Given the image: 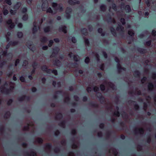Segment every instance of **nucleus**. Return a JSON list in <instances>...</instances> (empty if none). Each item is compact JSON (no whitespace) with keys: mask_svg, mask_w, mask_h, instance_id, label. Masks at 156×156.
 I'll return each instance as SVG.
<instances>
[{"mask_svg":"<svg viewBox=\"0 0 156 156\" xmlns=\"http://www.w3.org/2000/svg\"><path fill=\"white\" fill-rule=\"evenodd\" d=\"M104 85H105L107 87H109L112 88L113 90L115 89V85L113 84L111 82L105 81V82L104 83V85L102 84L100 86L101 89L102 91L105 90V87Z\"/></svg>","mask_w":156,"mask_h":156,"instance_id":"nucleus-1","label":"nucleus"},{"mask_svg":"<svg viewBox=\"0 0 156 156\" xmlns=\"http://www.w3.org/2000/svg\"><path fill=\"white\" fill-rule=\"evenodd\" d=\"M8 87V83H6L4 86H1L0 88V91L2 93H8L9 92V90L7 89Z\"/></svg>","mask_w":156,"mask_h":156,"instance_id":"nucleus-2","label":"nucleus"},{"mask_svg":"<svg viewBox=\"0 0 156 156\" xmlns=\"http://www.w3.org/2000/svg\"><path fill=\"white\" fill-rule=\"evenodd\" d=\"M42 70L43 71H46L47 73H52L55 75H56L57 74V70H54L52 71L50 69H48L47 66H44L41 67Z\"/></svg>","mask_w":156,"mask_h":156,"instance_id":"nucleus-3","label":"nucleus"},{"mask_svg":"<svg viewBox=\"0 0 156 156\" xmlns=\"http://www.w3.org/2000/svg\"><path fill=\"white\" fill-rule=\"evenodd\" d=\"M115 60L116 62H118L117 67L119 72L120 73L122 72V71H125L126 69L122 67L120 65V64L119 63V59L117 57H115Z\"/></svg>","mask_w":156,"mask_h":156,"instance_id":"nucleus-4","label":"nucleus"},{"mask_svg":"<svg viewBox=\"0 0 156 156\" xmlns=\"http://www.w3.org/2000/svg\"><path fill=\"white\" fill-rule=\"evenodd\" d=\"M52 7L55 10H59V11H61L62 10V7L61 5H58L56 3H53Z\"/></svg>","mask_w":156,"mask_h":156,"instance_id":"nucleus-5","label":"nucleus"},{"mask_svg":"<svg viewBox=\"0 0 156 156\" xmlns=\"http://www.w3.org/2000/svg\"><path fill=\"white\" fill-rule=\"evenodd\" d=\"M134 132L136 134H143L144 130L142 128L137 127L135 128Z\"/></svg>","mask_w":156,"mask_h":156,"instance_id":"nucleus-6","label":"nucleus"},{"mask_svg":"<svg viewBox=\"0 0 156 156\" xmlns=\"http://www.w3.org/2000/svg\"><path fill=\"white\" fill-rule=\"evenodd\" d=\"M7 24L9 26L10 28L11 29L15 27L14 23L12 22L11 20H9L7 21Z\"/></svg>","mask_w":156,"mask_h":156,"instance_id":"nucleus-7","label":"nucleus"},{"mask_svg":"<svg viewBox=\"0 0 156 156\" xmlns=\"http://www.w3.org/2000/svg\"><path fill=\"white\" fill-rule=\"evenodd\" d=\"M48 7V3L47 1H46L44 2L42 6V9L43 11H45Z\"/></svg>","mask_w":156,"mask_h":156,"instance_id":"nucleus-8","label":"nucleus"},{"mask_svg":"<svg viewBox=\"0 0 156 156\" xmlns=\"http://www.w3.org/2000/svg\"><path fill=\"white\" fill-rule=\"evenodd\" d=\"M72 9L69 8H67L66 11V17L68 19L70 17V13L72 12Z\"/></svg>","mask_w":156,"mask_h":156,"instance_id":"nucleus-9","label":"nucleus"},{"mask_svg":"<svg viewBox=\"0 0 156 156\" xmlns=\"http://www.w3.org/2000/svg\"><path fill=\"white\" fill-rule=\"evenodd\" d=\"M97 95L98 97L100 98V100L101 102L103 103L104 101H105V99L103 97H102L101 94L100 93L98 92L97 94Z\"/></svg>","mask_w":156,"mask_h":156,"instance_id":"nucleus-10","label":"nucleus"},{"mask_svg":"<svg viewBox=\"0 0 156 156\" xmlns=\"http://www.w3.org/2000/svg\"><path fill=\"white\" fill-rule=\"evenodd\" d=\"M34 27L33 29V33H35L37 30V28H39L38 26L37 25V23L36 22H35L34 23Z\"/></svg>","mask_w":156,"mask_h":156,"instance_id":"nucleus-11","label":"nucleus"},{"mask_svg":"<svg viewBox=\"0 0 156 156\" xmlns=\"http://www.w3.org/2000/svg\"><path fill=\"white\" fill-rule=\"evenodd\" d=\"M59 51V49L58 47H55L53 49V51L52 55L50 56L51 58L54 57L56 54H57Z\"/></svg>","mask_w":156,"mask_h":156,"instance_id":"nucleus-12","label":"nucleus"},{"mask_svg":"<svg viewBox=\"0 0 156 156\" xmlns=\"http://www.w3.org/2000/svg\"><path fill=\"white\" fill-rule=\"evenodd\" d=\"M110 153H112L115 156H116L118 154V152L114 148H112L109 151Z\"/></svg>","mask_w":156,"mask_h":156,"instance_id":"nucleus-13","label":"nucleus"},{"mask_svg":"<svg viewBox=\"0 0 156 156\" xmlns=\"http://www.w3.org/2000/svg\"><path fill=\"white\" fill-rule=\"evenodd\" d=\"M129 104H130L131 105H134V106L135 108L136 109H138L139 108V106L137 105L136 104V102H135L130 101H129Z\"/></svg>","mask_w":156,"mask_h":156,"instance_id":"nucleus-14","label":"nucleus"},{"mask_svg":"<svg viewBox=\"0 0 156 156\" xmlns=\"http://www.w3.org/2000/svg\"><path fill=\"white\" fill-rule=\"evenodd\" d=\"M104 20H105L109 22H112L113 23H115V20L113 18H112L111 17H110V16L108 17V18H104Z\"/></svg>","mask_w":156,"mask_h":156,"instance_id":"nucleus-15","label":"nucleus"},{"mask_svg":"<svg viewBox=\"0 0 156 156\" xmlns=\"http://www.w3.org/2000/svg\"><path fill=\"white\" fill-rule=\"evenodd\" d=\"M79 2L77 0H69L68 1L69 3L71 5H73L76 4H79Z\"/></svg>","mask_w":156,"mask_h":156,"instance_id":"nucleus-16","label":"nucleus"},{"mask_svg":"<svg viewBox=\"0 0 156 156\" xmlns=\"http://www.w3.org/2000/svg\"><path fill=\"white\" fill-rule=\"evenodd\" d=\"M34 124L32 122H31V123H29V124H28L27 126H25L23 129L24 130H27L30 127H32V126H33Z\"/></svg>","mask_w":156,"mask_h":156,"instance_id":"nucleus-17","label":"nucleus"},{"mask_svg":"<svg viewBox=\"0 0 156 156\" xmlns=\"http://www.w3.org/2000/svg\"><path fill=\"white\" fill-rule=\"evenodd\" d=\"M30 42H27V45L28 47L32 51H34L35 49V47L33 45H32L30 43V44H29Z\"/></svg>","mask_w":156,"mask_h":156,"instance_id":"nucleus-18","label":"nucleus"},{"mask_svg":"<svg viewBox=\"0 0 156 156\" xmlns=\"http://www.w3.org/2000/svg\"><path fill=\"white\" fill-rule=\"evenodd\" d=\"M66 27L65 26H62L61 27L59 28V30L60 31H62L64 33H66L67 32L66 30Z\"/></svg>","mask_w":156,"mask_h":156,"instance_id":"nucleus-19","label":"nucleus"},{"mask_svg":"<svg viewBox=\"0 0 156 156\" xmlns=\"http://www.w3.org/2000/svg\"><path fill=\"white\" fill-rule=\"evenodd\" d=\"M43 140L42 139L39 138H37L35 140V143H38V144H41L42 143Z\"/></svg>","mask_w":156,"mask_h":156,"instance_id":"nucleus-20","label":"nucleus"},{"mask_svg":"<svg viewBox=\"0 0 156 156\" xmlns=\"http://www.w3.org/2000/svg\"><path fill=\"white\" fill-rule=\"evenodd\" d=\"M124 29V27L119 25H118V26L117 27L116 29L117 30L120 32H123Z\"/></svg>","mask_w":156,"mask_h":156,"instance_id":"nucleus-21","label":"nucleus"},{"mask_svg":"<svg viewBox=\"0 0 156 156\" xmlns=\"http://www.w3.org/2000/svg\"><path fill=\"white\" fill-rule=\"evenodd\" d=\"M9 84V86L10 87V90H12L14 87L15 84L12 82H8Z\"/></svg>","mask_w":156,"mask_h":156,"instance_id":"nucleus-22","label":"nucleus"},{"mask_svg":"<svg viewBox=\"0 0 156 156\" xmlns=\"http://www.w3.org/2000/svg\"><path fill=\"white\" fill-rule=\"evenodd\" d=\"M78 145V143L77 142H74L72 146V148L73 149H75L77 148Z\"/></svg>","mask_w":156,"mask_h":156,"instance_id":"nucleus-23","label":"nucleus"},{"mask_svg":"<svg viewBox=\"0 0 156 156\" xmlns=\"http://www.w3.org/2000/svg\"><path fill=\"white\" fill-rule=\"evenodd\" d=\"M47 40V37H42L41 39V41L42 43H46Z\"/></svg>","mask_w":156,"mask_h":156,"instance_id":"nucleus-24","label":"nucleus"},{"mask_svg":"<svg viewBox=\"0 0 156 156\" xmlns=\"http://www.w3.org/2000/svg\"><path fill=\"white\" fill-rule=\"evenodd\" d=\"M116 109L117 111H115L114 112V115L116 116L119 117V112L118 111V107H116Z\"/></svg>","mask_w":156,"mask_h":156,"instance_id":"nucleus-25","label":"nucleus"},{"mask_svg":"<svg viewBox=\"0 0 156 156\" xmlns=\"http://www.w3.org/2000/svg\"><path fill=\"white\" fill-rule=\"evenodd\" d=\"M37 65V63L36 62H34L32 65V66L34 69L31 72L32 74H34L35 72V69H36L35 66Z\"/></svg>","mask_w":156,"mask_h":156,"instance_id":"nucleus-26","label":"nucleus"},{"mask_svg":"<svg viewBox=\"0 0 156 156\" xmlns=\"http://www.w3.org/2000/svg\"><path fill=\"white\" fill-rule=\"evenodd\" d=\"M126 11L127 12H129L131 11L130 7L129 5H127L126 7Z\"/></svg>","mask_w":156,"mask_h":156,"instance_id":"nucleus-27","label":"nucleus"},{"mask_svg":"<svg viewBox=\"0 0 156 156\" xmlns=\"http://www.w3.org/2000/svg\"><path fill=\"white\" fill-rule=\"evenodd\" d=\"M10 44H11V45L12 46H15L18 44V42L17 41H11L10 42Z\"/></svg>","mask_w":156,"mask_h":156,"instance_id":"nucleus-28","label":"nucleus"},{"mask_svg":"<svg viewBox=\"0 0 156 156\" xmlns=\"http://www.w3.org/2000/svg\"><path fill=\"white\" fill-rule=\"evenodd\" d=\"M51 145L47 144L46 145L45 149L46 151H49L51 148Z\"/></svg>","mask_w":156,"mask_h":156,"instance_id":"nucleus-29","label":"nucleus"},{"mask_svg":"<svg viewBox=\"0 0 156 156\" xmlns=\"http://www.w3.org/2000/svg\"><path fill=\"white\" fill-rule=\"evenodd\" d=\"M148 89L149 90H152L153 88V85L152 84L149 83L148 84Z\"/></svg>","mask_w":156,"mask_h":156,"instance_id":"nucleus-30","label":"nucleus"},{"mask_svg":"<svg viewBox=\"0 0 156 156\" xmlns=\"http://www.w3.org/2000/svg\"><path fill=\"white\" fill-rule=\"evenodd\" d=\"M10 35L11 33L10 32H8L6 34V38L7 41H9V37L10 36Z\"/></svg>","mask_w":156,"mask_h":156,"instance_id":"nucleus-31","label":"nucleus"},{"mask_svg":"<svg viewBox=\"0 0 156 156\" xmlns=\"http://www.w3.org/2000/svg\"><path fill=\"white\" fill-rule=\"evenodd\" d=\"M69 100V97H68V95L67 94H66L65 95V102H67Z\"/></svg>","mask_w":156,"mask_h":156,"instance_id":"nucleus-32","label":"nucleus"},{"mask_svg":"<svg viewBox=\"0 0 156 156\" xmlns=\"http://www.w3.org/2000/svg\"><path fill=\"white\" fill-rule=\"evenodd\" d=\"M51 28L49 27H47L44 28V31L45 32H48L49 31Z\"/></svg>","mask_w":156,"mask_h":156,"instance_id":"nucleus-33","label":"nucleus"},{"mask_svg":"<svg viewBox=\"0 0 156 156\" xmlns=\"http://www.w3.org/2000/svg\"><path fill=\"white\" fill-rule=\"evenodd\" d=\"M100 9L101 11H104L106 10V7L104 5H102L100 6Z\"/></svg>","mask_w":156,"mask_h":156,"instance_id":"nucleus-34","label":"nucleus"},{"mask_svg":"<svg viewBox=\"0 0 156 156\" xmlns=\"http://www.w3.org/2000/svg\"><path fill=\"white\" fill-rule=\"evenodd\" d=\"M62 117V115L60 113H58L56 115V118L57 119H60Z\"/></svg>","mask_w":156,"mask_h":156,"instance_id":"nucleus-35","label":"nucleus"},{"mask_svg":"<svg viewBox=\"0 0 156 156\" xmlns=\"http://www.w3.org/2000/svg\"><path fill=\"white\" fill-rule=\"evenodd\" d=\"M140 73L138 71H135L134 73V76L136 77H140Z\"/></svg>","mask_w":156,"mask_h":156,"instance_id":"nucleus-36","label":"nucleus"},{"mask_svg":"<svg viewBox=\"0 0 156 156\" xmlns=\"http://www.w3.org/2000/svg\"><path fill=\"white\" fill-rule=\"evenodd\" d=\"M74 59L75 61H77L80 60V58L78 55H75L74 56Z\"/></svg>","mask_w":156,"mask_h":156,"instance_id":"nucleus-37","label":"nucleus"},{"mask_svg":"<svg viewBox=\"0 0 156 156\" xmlns=\"http://www.w3.org/2000/svg\"><path fill=\"white\" fill-rule=\"evenodd\" d=\"M26 97V96H22L18 98V100L20 101H23L25 99Z\"/></svg>","mask_w":156,"mask_h":156,"instance_id":"nucleus-38","label":"nucleus"},{"mask_svg":"<svg viewBox=\"0 0 156 156\" xmlns=\"http://www.w3.org/2000/svg\"><path fill=\"white\" fill-rule=\"evenodd\" d=\"M21 3L19 2L14 7L15 9H18L19 7L20 6Z\"/></svg>","mask_w":156,"mask_h":156,"instance_id":"nucleus-39","label":"nucleus"},{"mask_svg":"<svg viewBox=\"0 0 156 156\" xmlns=\"http://www.w3.org/2000/svg\"><path fill=\"white\" fill-rule=\"evenodd\" d=\"M10 116V113L9 112H6L4 116V118H8Z\"/></svg>","mask_w":156,"mask_h":156,"instance_id":"nucleus-40","label":"nucleus"},{"mask_svg":"<svg viewBox=\"0 0 156 156\" xmlns=\"http://www.w3.org/2000/svg\"><path fill=\"white\" fill-rule=\"evenodd\" d=\"M3 13L4 15H6L8 13V11L7 10L5 9V8H4L3 10Z\"/></svg>","mask_w":156,"mask_h":156,"instance_id":"nucleus-41","label":"nucleus"},{"mask_svg":"<svg viewBox=\"0 0 156 156\" xmlns=\"http://www.w3.org/2000/svg\"><path fill=\"white\" fill-rule=\"evenodd\" d=\"M54 63L57 66H59L61 64V62L58 60H55Z\"/></svg>","mask_w":156,"mask_h":156,"instance_id":"nucleus-42","label":"nucleus"},{"mask_svg":"<svg viewBox=\"0 0 156 156\" xmlns=\"http://www.w3.org/2000/svg\"><path fill=\"white\" fill-rule=\"evenodd\" d=\"M28 19V15L27 14L24 15L22 17V19L24 20H26Z\"/></svg>","mask_w":156,"mask_h":156,"instance_id":"nucleus-43","label":"nucleus"},{"mask_svg":"<svg viewBox=\"0 0 156 156\" xmlns=\"http://www.w3.org/2000/svg\"><path fill=\"white\" fill-rule=\"evenodd\" d=\"M17 35L19 38H21L23 37V34L22 32H18Z\"/></svg>","mask_w":156,"mask_h":156,"instance_id":"nucleus-44","label":"nucleus"},{"mask_svg":"<svg viewBox=\"0 0 156 156\" xmlns=\"http://www.w3.org/2000/svg\"><path fill=\"white\" fill-rule=\"evenodd\" d=\"M129 93L130 94H132L133 93H134L135 94H137L138 95H140V94H141V92L139 90L137 91V92H134V93L130 92V91H129Z\"/></svg>","mask_w":156,"mask_h":156,"instance_id":"nucleus-45","label":"nucleus"},{"mask_svg":"<svg viewBox=\"0 0 156 156\" xmlns=\"http://www.w3.org/2000/svg\"><path fill=\"white\" fill-rule=\"evenodd\" d=\"M82 33L84 35H86L87 34V30L86 29H83L82 30Z\"/></svg>","mask_w":156,"mask_h":156,"instance_id":"nucleus-46","label":"nucleus"},{"mask_svg":"<svg viewBox=\"0 0 156 156\" xmlns=\"http://www.w3.org/2000/svg\"><path fill=\"white\" fill-rule=\"evenodd\" d=\"M29 156H35L36 154L34 151H32L30 153L28 154Z\"/></svg>","mask_w":156,"mask_h":156,"instance_id":"nucleus-47","label":"nucleus"},{"mask_svg":"<svg viewBox=\"0 0 156 156\" xmlns=\"http://www.w3.org/2000/svg\"><path fill=\"white\" fill-rule=\"evenodd\" d=\"M28 64V61L26 60H25L23 62V66L24 67H26V65Z\"/></svg>","mask_w":156,"mask_h":156,"instance_id":"nucleus-48","label":"nucleus"},{"mask_svg":"<svg viewBox=\"0 0 156 156\" xmlns=\"http://www.w3.org/2000/svg\"><path fill=\"white\" fill-rule=\"evenodd\" d=\"M47 12H49L50 13H52V10L51 8H49L48 9H47V10H46Z\"/></svg>","mask_w":156,"mask_h":156,"instance_id":"nucleus-49","label":"nucleus"},{"mask_svg":"<svg viewBox=\"0 0 156 156\" xmlns=\"http://www.w3.org/2000/svg\"><path fill=\"white\" fill-rule=\"evenodd\" d=\"M84 41L85 42V44L87 46H88L89 44V42L88 40L87 39L84 38Z\"/></svg>","mask_w":156,"mask_h":156,"instance_id":"nucleus-50","label":"nucleus"},{"mask_svg":"<svg viewBox=\"0 0 156 156\" xmlns=\"http://www.w3.org/2000/svg\"><path fill=\"white\" fill-rule=\"evenodd\" d=\"M128 33L129 35L132 36L134 34V33L133 30H130L128 31Z\"/></svg>","mask_w":156,"mask_h":156,"instance_id":"nucleus-51","label":"nucleus"},{"mask_svg":"<svg viewBox=\"0 0 156 156\" xmlns=\"http://www.w3.org/2000/svg\"><path fill=\"white\" fill-rule=\"evenodd\" d=\"M53 41L52 40H50L49 41V43L48 44V46L49 47H51L52 45L53 44Z\"/></svg>","mask_w":156,"mask_h":156,"instance_id":"nucleus-52","label":"nucleus"},{"mask_svg":"<svg viewBox=\"0 0 156 156\" xmlns=\"http://www.w3.org/2000/svg\"><path fill=\"white\" fill-rule=\"evenodd\" d=\"M111 30L112 33L115 36V30L112 28H111Z\"/></svg>","mask_w":156,"mask_h":156,"instance_id":"nucleus-53","label":"nucleus"},{"mask_svg":"<svg viewBox=\"0 0 156 156\" xmlns=\"http://www.w3.org/2000/svg\"><path fill=\"white\" fill-rule=\"evenodd\" d=\"M65 123L64 122H62L60 123L59 125L63 128H64L65 127Z\"/></svg>","mask_w":156,"mask_h":156,"instance_id":"nucleus-54","label":"nucleus"},{"mask_svg":"<svg viewBox=\"0 0 156 156\" xmlns=\"http://www.w3.org/2000/svg\"><path fill=\"white\" fill-rule=\"evenodd\" d=\"M20 62V60L18 59H17L16 61H15V66H16Z\"/></svg>","mask_w":156,"mask_h":156,"instance_id":"nucleus-55","label":"nucleus"},{"mask_svg":"<svg viewBox=\"0 0 156 156\" xmlns=\"http://www.w3.org/2000/svg\"><path fill=\"white\" fill-rule=\"evenodd\" d=\"M5 2L6 3L9 5H11L12 4V3L11 1V0H5Z\"/></svg>","mask_w":156,"mask_h":156,"instance_id":"nucleus-56","label":"nucleus"},{"mask_svg":"<svg viewBox=\"0 0 156 156\" xmlns=\"http://www.w3.org/2000/svg\"><path fill=\"white\" fill-rule=\"evenodd\" d=\"M144 109L145 111L146 110L147 108V104L145 102H144Z\"/></svg>","mask_w":156,"mask_h":156,"instance_id":"nucleus-57","label":"nucleus"},{"mask_svg":"<svg viewBox=\"0 0 156 156\" xmlns=\"http://www.w3.org/2000/svg\"><path fill=\"white\" fill-rule=\"evenodd\" d=\"M32 0H26L27 3L29 5H31L32 2Z\"/></svg>","mask_w":156,"mask_h":156,"instance_id":"nucleus-58","label":"nucleus"},{"mask_svg":"<svg viewBox=\"0 0 156 156\" xmlns=\"http://www.w3.org/2000/svg\"><path fill=\"white\" fill-rule=\"evenodd\" d=\"M89 60H90L89 58L88 57H87L85 59V63H87L89 62Z\"/></svg>","mask_w":156,"mask_h":156,"instance_id":"nucleus-59","label":"nucleus"},{"mask_svg":"<svg viewBox=\"0 0 156 156\" xmlns=\"http://www.w3.org/2000/svg\"><path fill=\"white\" fill-rule=\"evenodd\" d=\"M142 149V147L140 145H138L137 147V151H140Z\"/></svg>","mask_w":156,"mask_h":156,"instance_id":"nucleus-60","label":"nucleus"},{"mask_svg":"<svg viewBox=\"0 0 156 156\" xmlns=\"http://www.w3.org/2000/svg\"><path fill=\"white\" fill-rule=\"evenodd\" d=\"M146 99L148 103H149L151 100V98L149 96L146 97Z\"/></svg>","mask_w":156,"mask_h":156,"instance_id":"nucleus-61","label":"nucleus"},{"mask_svg":"<svg viewBox=\"0 0 156 156\" xmlns=\"http://www.w3.org/2000/svg\"><path fill=\"white\" fill-rule=\"evenodd\" d=\"M121 22L123 24H125V20L124 19L122 18L120 20Z\"/></svg>","mask_w":156,"mask_h":156,"instance_id":"nucleus-62","label":"nucleus"},{"mask_svg":"<svg viewBox=\"0 0 156 156\" xmlns=\"http://www.w3.org/2000/svg\"><path fill=\"white\" fill-rule=\"evenodd\" d=\"M112 8L113 9L115 10L116 11V6L115 4H113L112 6Z\"/></svg>","mask_w":156,"mask_h":156,"instance_id":"nucleus-63","label":"nucleus"},{"mask_svg":"<svg viewBox=\"0 0 156 156\" xmlns=\"http://www.w3.org/2000/svg\"><path fill=\"white\" fill-rule=\"evenodd\" d=\"M72 41L74 43H75L76 42V39L74 37H73L72 38Z\"/></svg>","mask_w":156,"mask_h":156,"instance_id":"nucleus-64","label":"nucleus"}]
</instances>
